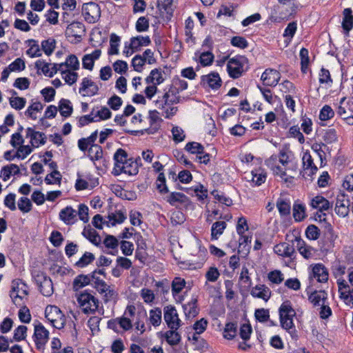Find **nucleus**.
Returning a JSON list of instances; mask_svg holds the SVG:
<instances>
[{"instance_id":"25","label":"nucleus","mask_w":353,"mask_h":353,"mask_svg":"<svg viewBox=\"0 0 353 353\" xmlns=\"http://www.w3.org/2000/svg\"><path fill=\"white\" fill-rule=\"evenodd\" d=\"M113 159L114 161L113 169L117 168V170H120L121 166L127 163L130 159H128V154L125 150L119 148L115 152Z\"/></svg>"},{"instance_id":"33","label":"nucleus","mask_w":353,"mask_h":353,"mask_svg":"<svg viewBox=\"0 0 353 353\" xmlns=\"http://www.w3.org/2000/svg\"><path fill=\"white\" fill-rule=\"evenodd\" d=\"M276 159V156H272L268 161V165H271V170H272L274 174L280 176L281 179L285 181V182L290 181L288 178L285 177L287 175L285 171L281 166L273 165L272 164V161H275Z\"/></svg>"},{"instance_id":"42","label":"nucleus","mask_w":353,"mask_h":353,"mask_svg":"<svg viewBox=\"0 0 353 353\" xmlns=\"http://www.w3.org/2000/svg\"><path fill=\"white\" fill-rule=\"evenodd\" d=\"M237 323H228L225 325L223 331L224 338L231 340L235 337L237 332Z\"/></svg>"},{"instance_id":"61","label":"nucleus","mask_w":353,"mask_h":353,"mask_svg":"<svg viewBox=\"0 0 353 353\" xmlns=\"http://www.w3.org/2000/svg\"><path fill=\"white\" fill-rule=\"evenodd\" d=\"M103 243L108 249L117 250L119 246V240L115 236L108 234L106 235Z\"/></svg>"},{"instance_id":"21","label":"nucleus","mask_w":353,"mask_h":353,"mask_svg":"<svg viewBox=\"0 0 353 353\" xmlns=\"http://www.w3.org/2000/svg\"><path fill=\"white\" fill-rule=\"evenodd\" d=\"M312 276L319 283H325L328 280V271L321 263L315 264L312 267Z\"/></svg>"},{"instance_id":"41","label":"nucleus","mask_w":353,"mask_h":353,"mask_svg":"<svg viewBox=\"0 0 353 353\" xmlns=\"http://www.w3.org/2000/svg\"><path fill=\"white\" fill-rule=\"evenodd\" d=\"M39 287L41 293L45 296H50L53 293V285L50 277L43 281Z\"/></svg>"},{"instance_id":"6","label":"nucleus","mask_w":353,"mask_h":353,"mask_svg":"<svg viewBox=\"0 0 353 353\" xmlns=\"http://www.w3.org/2000/svg\"><path fill=\"white\" fill-rule=\"evenodd\" d=\"M85 19L88 23L96 22L101 17V8L94 1H88L82 6Z\"/></svg>"},{"instance_id":"4","label":"nucleus","mask_w":353,"mask_h":353,"mask_svg":"<svg viewBox=\"0 0 353 353\" xmlns=\"http://www.w3.org/2000/svg\"><path fill=\"white\" fill-rule=\"evenodd\" d=\"M46 318L57 329H61L65 325V316L61 310L55 305H48L45 310Z\"/></svg>"},{"instance_id":"3","label":"nucleus","mask_w":353,"mask_h":353,"mask_svg":"<svg viewBox=\"0 0 353 353\" xmlns=\"http://www.w3.org/2000/svg\"><path fill=\"white\" fill-rule=\"evenodd\" d=\"M78 303L85 314L94 313L99 307V300L92 294L84 291L81 292L78 298Z\"/></svg>"},{"instance_id":"31","label":"nucleus","mask_w":353,"mask_h":353,"mask_svg":"<svg viewBox=\"0 0 353 353\" xmlns=\"http://www.w3.org/2000/svg\"><path fill=\"white\" fill-rule=\"evenodd\" d=\"M227 224L225 221H216L214 223L211 228V238L216 240L223 233Z\"/></svg>"},{"instance_id":"11","label":"nucleus","mask_w":353,"mask_h":353,"mask_svg":"<svg viewBox=\"0 0 353 353\" xmlns=\"http://www.w3.org/2000/svg\"><path fill=\"white\" fill-rule=\"evenodd\" d=\"M281 78L280 73L274 69L268 68L262 74L261 80L267 86H276Z\"/></svg>"},{"instance_id":"13","label":"nucleus","mask_w":353,"mask_h":353,"mask_svg":"<svg viewBox=\"0 0 353 353\" xmlns=\"http://www.w3.org/2000/svg\"><path fill=\"white\" fill-rule=\"evenodd\" d=\"M292 242V243L283 242L276 245L274 248V252L283 257L292 258L295 254V249L294 246V242H295L294 239Z\"/></svg>"},{"instance_id":"14","label":"nucleus","mask_w":353,"mask_h":353,"mask_svg":"<svg viewBox=\"0 0 353 353\" xmlns=\"http://www.w3.org/2000/svg\"><path fill=\"white\" fill-rule=\"evenodd\" d=\"M294 241L296 243V248L300 254L305 259H310L314 256L315 250L306 244V243L300 237L296 236Z\"/></svg>"},{"instance_id":"50","label":"nucleus","mask_w":353,"mask_h":353,"mask_svg":"<svg viewBox=\"0 0 353 353\" xmlns=\"http://www.w3.org/2000/svg\"><path fill=\"white\" fill-rule=\"evenodd\" d=\"M83 234L90 240L95 245H99L101 243V237L99 234L93 229H89L87 231H83Z\"/></svg>"},{"instance_id":"12","label":"nucleus","mask_w":353,"mask_h":353,"mask_svg":"<svg viewBox=\"0 0 353 353\" xmlns=\"http://www.w3.org/2000/svg\"><path fill=\"white\" fill-rule=\"evenodd\" d=\"M99 87L98 85L88 77L83 79L79 88V92L82 96L92 97L98 93Z\"/></svg>"},{"instance_id":"27","label":"nucleus","mask_w":353,"mask_h":353,"mask_svg":"<svg viewBox=\"0 0 353 353\" xmlns=\"http://www.w3.org/2000/svg\"><path fill=\"white\" fill-rule=\"evenodd\" d=\"M327 296L325 290H315L309 296V300L314 306L321 305L325 303Z\"/></svg>"},{"instance_id":"26","label":"nucleus","mask_w":353,"mask_h":353,"mask_svg":"<svg viewBox=\"0 0 353 353\" xmlns=\"http://www.w3.org/2000/svg\"><path fill=\"white\" fill-rule=\"evenodd\" d=\"M185 315L187 318L195 317L199 312V309L197 307V299H192L191 301L183 305Z\"/></svg>"},{"instance_id":"2","label":"nucleus","mask_w":353,"mask_h":353,"mask_svg":"<svg viewBox=\"0 0 353 353\" xmlns=\"http://www.w3.org/2000/svg\"><path fill=\"white\" fill-rule=\"evenodd\" d=\"M226 60H228L227 70L229 76L232 79L239 78L249 68L248 59L245 56L236 55L232 58L225 57L221 62L224 63Z\"/></svg>"},{"instance_id":"45","label":"nucleus","mask_w":353,"mask_h":353,"mask_svg":"<svg viewBox=\"0 0 353 353\" xmlns=\"http://www.w3.org/2000/svg\"><path fill=\"white\" fill-rule=\"evenodd\" d=\"M185 279L181 277H175L172 282V292L174 296L179 294L185 285Z\"/></svg>"},{"instance_id":"52","label":"nucleus","mask_w":353,"mask_h":353,"mask_svg":"<svg viewBox=\"0 0 353 353\" xmlns=\"http://www.w3.org/2000/svg\"><path fill=\"white\" fill-rule=\"evenodd\" d=\"M157 7L161 13H165L169 17L172 16V1H157Z\"/></svg>"},{"instance_id":"9","label":"nucleus","mask_w":353,"mask_h":353,"mask_svg":"<svg viewBox=\"0 0 353 353\" xmlns=\"http://www.w3.org/2000/svg\"><path fill=\"white\" fill-rule=\"evenodd\" d=\"M34 341L38 350H43L49 338V332L41 323L34 325Z\"/></svg>"},{"instance_id":"32","label":"nucleus","mask_w":353,"mask_h":353,"mask_svg":"<svg viewBox=\"0 0 353 353\" xmlns=\"http://www.w3.org/2000/svg\"><path fill=\"white\" fill-rule=\"evenodd\" d=\"M90 283V274H79L73 281V289L77 291Z\"/></svg>"},{"instance_id":"63","label":"nucleus","mask_w":353,"mask_h":353,"mask_svg":"<svg viewBox=\"0 0 353 353\" xmlns=\"http://www.w3.org/2000/svg\"><path fill=\"white\" fill-rule=\"evenodd\" d=\"M270 281L274 284H280L284 280L283 274L280 270L271 271L268 274Z\"/></svg>"},{"instance_id":"36","label":"nucleus","mask_w":353,"mask_h":353,"mask_svg":"<svg viewBox=\"0 0 353 353\" xmlns=\"http://www.w3.org/2000/svg\"><path fill=\"white\" fill-rule=\"evenodd\" d=\"M251 174L252 181L256 185H261L266 180V172L263 169L259 168L252 170Z\"/></svg>"},{"instance_id":"60","label":"nucleus","mask_w":353,"mask_h":353,"mask_svg":"<svg viewBox=\"0 0 353 353\" xmlns=\"http://www.w3.org/2000/svg\"><path fill=\"white\" fill-rule=\"evenodd\" d=\"M65 64H66V68H69L71 70L76 71L79 68V61L74 54L69 55L65 61Z\"/></svg>"},{"instance_id":"43","label":"nucleus","mask_w":353,"mask_h":353,"mask_svg":"<svg viewBox=\"0 0 353 353\" xmlns=\"http://www.w3.org/2000/svg\"><path fill=\"white\" fill-rule=\"evenodd\" d=\"M188 199L187 196L181 192H172L167 196L166 201L172 205H174L176 203H185Z\"/></svg>"},{"instance_id":"64","label":"nucleus","mask_w":353,"mask_h":353,"mask_svg":"<svg viewBox=\"0 0 353 353\" xmlns=\"http://www.w3.org/2000/svg\"><path fill=\"white\" fill-rule=\"evenodd\" d=\"M334 115V112L333 111L332 108L328 105H325L322 108L320 112L319 119L321 121H327L332 118Z\"/></svg>"},{"instance_id":"15","label":"nucleus","mask_w":353,"mask_h":353,"mask_svg":"<svg viewBox=\"0 0 353 353\" xmlns=\"http://www.w3.org/2000/svg\"><path fill=\"white\" fill-rule=\"evenodd\" d=\"M77 212L71 206L62 209L59 214V219L66 225L74 224L77 220Z\"/></svg>"},{"instance_id":"48","label":"nucleus","mask_w":353,"mask_h":353,"mask_svg":"<svg viewBox=\"0 0 353 353\" xmlns=\"http://www.w3.org/2000/svg\"><path fill=\"white\" fill-rule=\"evenodd\" d=\"M185 149L191 154H203L204 147L197 142H188Z\"/></svg>"},{"instance_id":"24","label":"nucleus","mask_w":353,"mask_h":353,"mask_svg":"<svg viewBox=\"0 0 353 353\" xmlns=\"http://www.w3.org/2000/svg\"><path fill=\"white\" fill-rule=\"evenodd\" d=\"M201 81L204 84L207 83L209 87L214 90L219 88L222 83L219 74L216 72H212L208 75L202 76Z\"/></svg>"},{"instance_id":"55","label":"nucleus","mask_w":353,"mask_h":353,"mask_svg":"<svg viewBox=\"0 0 353 353\" xmlns=\"http://www.w3.org/2000/svg\"><path fill=\"white\" fill-rule=\"evenodd\" d=\"M309 52L307 49L303 48L300 50V57H301V70L304 73L306 72V69L309 65L310 59H309Z\"/></svg>"},{"instance_id":"18","label":"nucleus","mask_w":353,"mask_h":353,"mask_svg":"<svg viewBox=\"0 0 353 353\" xmlns=\"http://www.w3.org/2000/svg\"><path fill=\"white\" fill-rule=\"evenodd\" d=\"M342 28L346 36H349L350 30L353 28V14L351 8H345L343 11Z\"/></svg>"},{"instance_id":"46","label":"nucleus","mask_w":353,"mask_h":353,"mask_svg":"<svg viewBox=\"0 0 353 353\" xmlns=\"http://www.w3.org/2000/svg\"><path fill=\"white\" fill-rule=\"evenodd\" d=\"M89 157L92 161H97L102 158V148L97 144H92L88 150Z\"/></svg>"},{"instance_id":"23","label":"nucleus","mask_w":353,"mask_h":353,"mask_svg":"<svg viewBox=\"0 0 353 353\" xmlns=\"http://www.w3.org/2000/svg\"><path fill=\"white\" fill-rule=\"evenodd\" d=\"M101 54V50L97 49L92 54H85L82 59L83 68L88 70H92L94 61L100 57Z\"/></svg>"},{"instance_id":"59","label":"nucleus","mask_w":353,"mask_h":353,"mask_svg":"<svg viewBox=\"0 0 353 353\" xmlns=\"http://www.w3.org/2000/svg\"><path fill=\"white\" fill-rule=\"evenodd\" d=\"M32 204L27 197H21L18 201V208L23 213H28L31 211Z\"/></svg>"},{"instance_id":"19","label":"nucleus","mask_w":353,"mask_h":353,"mask_svg":"<svg viewBox=\"0 0 353 353\" xmlns=\"http://www.w3.org/2000/svg\"><path fill=\"white\" fill-rule=\"evenodd\" d=\"M253 297L259 298L268 301L271 297V290L265 285H256L250 292Z\"/></svg>"},{"instance_id":"22","label":"nucleus","mask_w":353,"mask_h":353,"mask_svg":"<svg viewBox=\"0 0 353 353\" xmlns=\"http://www.w3.org/2000/svg\"><path fill=\"white\" fill-rule=\"evenodd\" d=\"M279 312L280 321L292 319L296 315V312L289 301H285L281 305Z\"/></svg>"},{"instance_id":"44","label":"nucleus","mask_w":353,"mask_h":353,"mask_svg":"<svg viewBox=\"0 0 353 353\" xmlns=\"http://www.w3.org/2000/svg\"><path fill=\"white\" fill-rule=\"evenodd\" d=\"M95 259L94 255L89 252H85L83 256L76 262L75 265L79 268H84L92 263Z\"/></svg>"},{"instance_id":"47","label":"nucleus","mask_w":353,"mask_h":353,"mask_svg":"<svg viewBox=\"0 0 353 353\" xmlns=\"http://www.w3.org/2000/svg\"><path fill=\"white\" fill-rule=\"evenodd\" d=\"M281 326L283 329L287 330L293 339L297 338L296 333L293 319L290 320L280 321Z\"/></svg>"},{"instance_id":"8","label":"nucleus","mask_w":353,"mask_h":353,"mask_svg":"<svg viewBox=\"0 0 353 353\" xmlns=\"http://www.w3.org/2000/svg\"><path fill=\"white\" fill-rule=\"evenodd\" d=\"M298 5L294 1H279L276 12L281 19H288L298 10Z\"/></svg>"},{"instance_id":"20","label":"nucleus","mask_w":353,"mask_h":353,"mask_svg":"<svg viewBox=\"0 0 353 353\" xmlns=\"http://www.w3.org/2000/svg\"><path fill=\"white\" fill-rule=\"evenodd\" d=\"M310 205L314 209H318L320 212L327 211L332 208V205L325 197L317 195L310 201Z\"/></svg>"},{"instance_id":"34","label":"nucleus","mask_w":353,"mask_h":353,"mask_svg":"<svg viewBox=\"0 0 353 353\" xmlns=\"http://www.w3.org/2000/svg\"><path fill=\"white\" fill-rule=\"evenodd\" d=\"M59 110L60 114L63 117H68L72 113V105L68 99H62L59 103Z\"/></svg>"},{"instance_id":"58","label":"nucleus","mask_w":353,"mask_h":353,"mask_svg":"<svg viewBox=\"0 0 353 353\" xmlns=\"http://www.w3.org/2000/svg\"><path fill=\"white\" fill-rule=\"evenodd\" d=\"M108 219L109 221L111 223L112 226L115 225L117 223H123L126 216L124 214L120 211L117 212L116 213H111L108 216Z\"/></svg>"},{"instance_id":"53","label":"nucleus","mask_w":353,"mask_h":353,"mask_svg":"<svg viewBox=\"0 0 353 353\" xmlns=\"http://www.w3.org/2000/svg\"><path fill=\"white\" fill-rule=\"evenodd\" d=\"M56 46V41L54 39H48L47 40H44L41 43V48L45 54L48 56L50 55Z\"/></svg>"},{"instance_id":"1","label":"nucleus","mask_w":353,"mask_h":353,"mask_svg":"<svg viewBox=\"0 0 353 353\" xmlns=\"http://www.w3.org/2000/svg\"><path fill=\"white\" fill-rule=\"evenodd\" d=\"M147 98L151 99L155 94H158L157 99L154 101V105L161 111V114L166 119H170L177 112L178 108L174 106L179 103L180 96L179 90L173 85H170L164 89L163 92L158 90L157 85H148L145 89Z\"/></svg>"},{"instance_id":"37","label":"nucleus","mask_w":353,"mask_h":353,"mask_svg":"<svg viewBox=\"0 0 353 353\" xmlns=\"http://www.w3.org/2000/svg\"><path fill=\"white\" fill-rule=\"evenodd\" d=\"M43 108V105L39 102L36 101L33 102L26 110L25 112L26 116L31 118L33 120H36L37 117L36 115V112H41Z\"/></svg>"},{"instance_id":"30","label":"nucleus","mask_w":353,"mask_h":353,"mask_svg":"<svg viewBox=\"0 0 353 353\" xmlns=\"http://www.w3.org/2000/svg\"><path fill=\"white\" fill-rule=\"evenodd\" d=\"M178 329H170L165 334V339L168 343L172 346L178 345L181 341V335L177 332Z\"/></svg>"},{"instance_id":"49","label":"nucleus","mask_w":353,"mask_h":353,"mask_svg":"<svg viewBox=\"0 0 353 353\" xmlns=\"http://www.w3.org/2000/svg\"><path fill=\"white\" fill-rule=\"evenodd\" d=\"M165 181H166L164 173H159L158 177L156 181V186L157 189L159 191L161 194H165L169 192Z\"/></svg>"},{"instance_id":"17","label":"nucleus","mask_w":353,"mask_h":353,"mask_svg":"<svg viewBox=\"0 0 353 353\" xmlns=\"http://www.w3.org/2000/svg\"><path fill=\"white\" fill-rule=\"evenodd\" d=\"M151 40L149 36H137L130 39V48L132 49L130 54L139 51L142 46H148L150 44Z\"/></svg>"},{"instance_id":"5","label":"nucleus","mask_w":353,"mask_h":353,"mask_svg":"<svg viewBox=\"0 0 353 353\" xmlns=\"http://www.w3.org/2000/svg\"><path fill=\"white\" fill-rule=\"evenodd\" d=\"M163 318L170 329H179L181 326V321L174 306L166 305L163 307Z\"/></svg>"},{"instance_id":"10","label":"nucleus","mask_w":353,"mask_h":353,"mask_svg":"<svg viewBox=\"0 0 353 353\" xmlns=\"http://www.w3.org/2000/svg\"><path fill=\"white\" fill-rule=\"evenodd\" d=\"M303 171L301 172L303 177L307 179V176L312 177L318 170V168L314 163V160L311 154L306 152L302 157Z\"/></svg>"},{"instance_id":"39","label":"nucleus","mask_w":353,"mask_h":353,"mask_svg":"<svg viewBox=\"0 0 353 353\" xmlns=\"http://www.w3.org/2000/svg\"><path fill=\"white\" fill-rule=\"evenodd\" d=\"M276 207L281 216H286L290 214V203L283 199H279L276 201Z\"/></svg>"},{"instance_id":"62","label":"nucleus","mask_w":353,"mask_h":353,"mask_svg":"<svg viewBox=\"0 0 353 353\" xmlns=\"http://www.w3.org/2000/svg\"><path fill=\"white\" fill-rule=\"evenodd\" d=\"M319 83L329 85H331L332 83L330 71L324 68H322L319 72Z\"/></svg>"},{"instance_id":"57","label":"nucleus","mask_w":353,"mask_h":353,"mask_svg":"<svg viewBox=\"0 0 353 353\" xmlns=\"http://www.w3.org/2000/svg\"><path fill=\"white\" fill-rule=\"evenodd\" d=\"M214 54L210 52H204L200 54L199 61L203 66H208L212 63Z\"/></svg>"},{"instance_id":"35","label":"nucleus","mask_w":353,"mask_h":353,"mask_svg":"<svg viewBox=\"0 0 353 353\" xmlns=\"http://www.w3.org/2000/svg\"><path fill=\"white\" fill-rule=\"evenodd\" d=\"M149 321L154 327L160 325L162 321V312L159 307L150 310L149 312Z\"/></svg>"},{"instance_id":"38","label":"nucleus","mask_w":353,"mask_h":353,"mask_svg":"<svg viewBox=\"0 0 353 353\" xmlns=\"http://www.w3.org/2000/svg\"><path fill=\"white\" fill-rule=\"evenodd\" d=\"M29 49L26 51V54L30 57H38L41 56V49L37 41L34 39H29L27 41Z\"/></svg>"},{"instance_id":"28","label":"nucleus","mask_w":353,"mask_h":353,"mask_svg":"<svg viewBox=\"0 0 353 353\" xmlns=\"http://www.w3.org/2000/svg\"><path fill=\"white\" fill-rule=\"evenodd\" d=\"M164 81V79L163 77L162 74V70L161 69L155 68L154 70H152L150 75L146 77L145 81L148 84H154V85H159L161 83H163Z\"/></svg>"},{"instance_id":"29","label":"nucleus","mask_w":353,"mask_h":353,"mask_svg":"<svg viewBox=\"0 0 353 353\" xmlns=\"http://www.w3.org/2000/svg\"><path fill=\"white\" fill-rule=\"evenodd\" d=\"M85 32V28L81 22H73L66 30L67 34H71L72 36L81 38V34Z\"/></svg>"},{"instance_id":"56","label":"nucleus","mask_w":353,"mask_h":353,"mask_svg":"<svg viewBox=\"0 0 353 353\" xmlns=\"http://www.w3.org/2000/svg\"><path fill=\"white\" fill-rule=\"evenodd\" d=\"M305 235L310 240H316L320 236V230L314 225H310L305 230Z\"/></svg>"},{"instance_id":"51","label":"nucleus","mask_w":353,"mask_h":353,"mask_svg":"<svg viewBox=\"0 0 353 353\" xmlns=\"http://www.w3.org/2000/svg\"><path fill=\"white\" fill-rule=\"evenodd\" d=\"M9 102L12 108L17 110H20L25 107L26 99L20 97H10L9 99Z\"/></svg>"},{"instance_id":"54","label":"nucleus","mask_w":353,"mask_h":353,"mask_svg":"<svg viewBox=\"0 0 353 353\" xmlns=\"http://www.w3.org/2000/svg\"><path fill=\"white\" fill-rule=\"evenodd\" d=\"M28 328L25 325L18 326L14 331L13 339L10 342L21 341L26 339Z\"/></svg>"},{"instance_id":"40","label":"nucleus","mask_w":353,"mask_h":353,"mask_svg":"<svg viewBox=\"0 0 353 353\" xmlns=\"http://www.w3.org/2000/svg\"><path fill=\"white\" fill-rule=\"evenodd\" d=\"M293 216L296 221H301L306 216L305 208L301 203H294L293 206Z\"/></svg>"},{"instance_id":"16","label":"nucleus","mask_w":353,"mask_h":353,"mask_svg":"<svg viewBox=\"0 0 353 353\" xmlns=\"http://www.w3.org/2000/svg\"><path fill=\"white\" fill-rule=\"evenodd\" d=\"M350 201L342 194L337 196L335 204V212L340 216L345 217L349 213Z\"/></svg>"},{"instance_id":"7","label":"nucleus","mask_w":353,"mask_h":353,"mask_svg":"<svg viewBox=\"0 0 353 353\" xmlns=\"http://www.w3.org/2000/svg\"><path fill=\"white\" fill-rule=\"evenodd\" d=\"M141 165V159L140 157L137 158L135 160L130 158L127 163L122 165L121 166L120 170H117V169H113L112 171V174L114 176H119L121 173L126 174L129 176H135L139 172V168Z\"/></svg>"}]
</instances>
